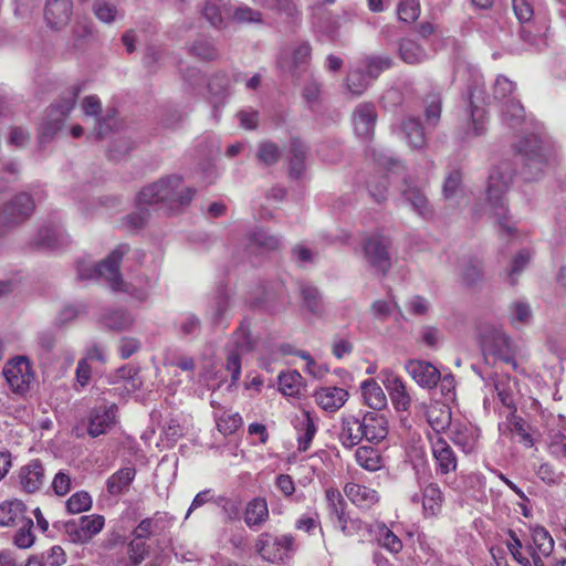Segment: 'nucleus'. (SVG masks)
<instances>
[{
  "label": "nucleus",
  "mask_w": 566,
  "mask_h": 566,
  "mask_svg": "<svg viewBox=\"0 0 566 566\" xmlns=\"http://www.w3.org/2000/svg\"><path fill=\"white\" fill-rule=\"evenodd\" d=\"M548 452L557 460H566V434L552 430L548 436Z\"/></svg>",
  "instance_id": "56"
},
{
  "label": "nucleus",
  "mask_w": 566,
  "mask_h": 566,
  "mask_svg": "<svg viewBox=\"0 0 566 566\" xmlns=\"http://www.w3.org/2000/svg\"><path fill=\"white\" fill-rule=\"evenodd\" d=\"M510 431L518 437V442L526 448L534 446V440L530 433V426L515 413H509L506 417Z\"/></svg>",
  "instance_id": "46"
},
{
  "label": "nucleus",
  "mask_w": 566,
  "mask_h": 566,
  "mask_svg": "<svg viewBox=\"0 0 566 566\" xmlns=\"http://www.w3.org/2000/svg\"><path fill=\"white\" fill-rule=\"evenodd\" d=\"M424 115L429 126H437L440 120L442 103L440 93H430L424 98Z\"/></svg>",
  "instance_id": "51"
},
{
  "label": "nucleus",
  "mask_w": 566,
  "mask_h": 566,
  "mask_svg": "<svg viewBox=\"0 0 566 566\" xmlns=\"http://www.w3.org/2000/svg\"><path fill=\"white\" fill-rule=\"evenodd\" d=\"M356 462L363 469L375 472L382 467L381 457L370 447H359L355 453Z\"/></svg>",
  "instance_id": "49"
},
{
  "label": "nucleus",
  "mask_w": 566,
  "mask_h": 566,
  "mask_svg": "<svg viewBox=\"0 0 566 566\" xmlns=\"http://www.w3.org/2000/svg\"><path fill=\"white\" fill-rule=\"evenodd\" d=\"M25 506L21 501H6L0 504V525L12 526L23 522Z\"/></svg>",
  "instance_id": "42"
},
{
  "label": "nucleus",
  "mask_w": 566,
  "mask_h": 566,
  "mask_svg": "<svg viewBox=\"0 0 566 566\" xmlns=\"http://www.w3.org/2000/svg\"><path fill=\"white\" fill-rule=\"evenodd\" d=\"M230 346H232L233 349L229 350L226 367L231 374L232 382H235L241 375L240 355L248 353L253 348V340L250 335V324L247 319H243L233 333Z\"/></svg>",
  "instance_id": "7"
},
{
  "label": "nucleus",
  "mask_w": 566,
  "mask_h": 566,
  "mask_svg": "<svg viewBox=\"0 0 566 566\" xmlns=\"http://www.w3.org/2000/svg\"><path fill=\"white\" fill-rule=\"evenodd\" d=\"M249 250L252 252H271L281 245V238L271 234L264 229H256L250 234Z\"/></svg>",
  "instance_id": "34"
},
{
  "label": "nucleus",
  "mask_w": 566,
  "mask_h": 566,
  "mask_svg": "<svg viewBox=\"0 0 566 566\" xmlns=\"http://www.w3.org/2000/svg\"><path fill=\"white\" fill-rule=\"evenodd\" d=\"M202 14L212 27L219 29L226 27L227 20L232 14L230 0H207Z\"/></svg>",
  "instance_id": "27"
},
{
  "label": "nucleus",
  "mask_w": 566,
  "mask_h": 566,
  "mask_svg": "<svg viewBox=\"0 0 566 566\" xmlns=\"http://www.w3.org/2000/svg\"><path fill=\"white\" fill-rule=\"evenodd\" d=\"M512 181L513 168L509 161L500 163L491 168L486 186V200L500 229L506 234H511L515 230L509 219L506 201V193L511 188Z\"/></svg>",
  "instance_id": "2"
},
{
  "label": "nucleus",
  "mask_w": 566,
  "mask_h": 566,
  "mask_svg": "<svg viewBox=\"0 0 566 566\" xmlns=\"http://www.w3.org/2000/svg\"><path fill=\"white\" fill-rule=\"evenodd\" d=\"M378 542L390 553L397 554L402 549L401 539L385 524L378 525Z\"/></svg>",
  "instance_id": "53"
},
{
  "label": "nucleus",
  "mask_w": 566,
  "mask_h": 566,
  "mask_svg": "<svg viewBox=\"0 0 566 566\" xmlns=\"http://www.w3.org/2000/svg\"><path fill=\"white\" fill-rule=\"evenodd\" d=\"M369 85L368 75H366L363 70L357 69L349 72L347 76V87L348 91L354 96L361 95Z\"/></svg>",
  "instance_id": "63"
},
{
  "label": "nucleus",
  "mask_w": 566,
  "mask_h": 566,
  "mask_svg": "<svg viewBox=\"0 0 566 566\" xmlns=\"http://www.w3.org/2000/svg\"><path fill=\"white\" fill-rule=\"evenodd\" d=\"M117 406L103 405L94 408L88 415L87 433L92 438L105 434L116 422Z\"/></svg>",
  "instance_id": "15"
},
{
  "label": "nucleus",
  "mask_w": 566,
  "mask_h": 566,
  "mask_svg": "<svg viewBox=\"0 0 566 566\" xmlns=\"http://www.w3.org/2000/svg\"><path fill=\"white\" fill-rule=\"evenodd\" d=\"M376 119L377 113L374 104L361 103L357 105L353 113L355 133L364 138L370 137L374 133Z\"/></svg>",
  "instance_id": "19"
},
{
  "label": "nucleus",
  "mask_w": 566,
  "mask_h": 566,
  "mask_svg": "<svg viewBox=\"0 0 566 566\" xmlns=\"http://www.w3.org/2000/svg\"><path fill=\"white\" fill-rule=\"evenodd\" d=\"M315 401L328 412L340 409L348 399L347 390L339 387H323L315 391Z\"/></svg>",
  "instance_id": "25"
},
{
  "label": "nucleus",
  "mask_w": 566,
  "mask_h": 566,
  "mask_svg": "<svg viewBox=\"0 0 566 566\" xmlns=\"http://www.w3.org/2000/svg\"><path fill=\"white\" fill-rule=\"evenodd\" d=\"M524 117V107L520 101L510 98L504 102L502 108V119L509 127H518L523 123Z\"/></svg>",
  "instance_id": "45"
},
{
  "label": "nucleus",
  "mask_w": 566,
  "mask_h": 566,
  "mask_svg": "<svg viewBox=\"0 0 566 566\" xmlns=\"http://www.w3.org/2000/svg\"><path fill=\"white\" fill-rule=\"evenodd\" d=\"M81 528L90 542L96 534H98L105 524V518L102 515H83L78 518Z\"/></svg>",
  "instance_id": "55"
},
{
  "label": "nucleus",
  "mask_w": 566,
  "mask_h": 566,
  "mask_svg": "<svg viewBox=\"0 0 566 566\" xmlns=\"http://www.w3.org/2000/svg\"><path fill=\"white\" fill-rule=\"evenodd\" d=\"M295 428L297 430L298 451L304 452L310 448L317 430L314 419L308 412L304 411L302 416L297 418Z\"/></svg>",
  "instance_id": "41"
},
{
  "label": "nucleus",
  "mask_w": 566,
  "mask_h": 566,
  "mask_svg": "<svg viewBox=\"0 0 566 566\" xmlns=\"http://www.w3.org/2000/svg\"><path fill=\"white\" fill-rule=\"evenodd\" d=\"M77 94L78 90L73 87L48 108L42 125L43 135L52 136L61 129L64 120L75 105Z\"/></svg>",
  "instance_id": "9"
},
{
  "label": "nucleus",
  "mask_w": 566,
  "mask_h": 566,
  "mask_svg": "<svg viewBox=\"0 0 566 566\" xmlns=\"http://www.w3.org/2000/svg\"><path fill=\"white\" fill-rule=\"evenodd\" d=\"M302 376L295 370L281 373L279 376V386L283 395L294 397L300 392Z\"/></svg>",
  "instance_id": "52"
},
{
  "label": "nucleus",
  "mask_w": 566,
  "mask_h": 566,
  "mask_svg": "<svg viewBox=\"0 0 566 566\" xmlns=\"http://www.w3.org/2000/svg\"><path fill=\"white\" fill-rule=\"evenodd\" d=\"M365 439L361 419L354 415L343 416L338 440L346 449H352Z\"/></svg>",
  "instance_id": "18"
},
{
  "label": "nucleus",
  "mask_w": 566,
  "mask_h": 566,
  "mask_svg": "<svg viewBox=\"0 0 566 566\" xmlns=\"http://www.w3.org/2000/svg\"><path fill=\"white\" fill-rule=\"evenodd\" d=\"M300 291L307 310L315 315L322 314L323 301L319 291L307 283L301 284Z\"/></svg>",
  "instance_id": "50"
},
{
  "label": "nucleus",
  "mask_w": 566,
  "mask_h": 566,
  "mask_svg": "<svg viewBox=\"0 0 566 566\" xmlns=\"http://www.w3.org/2000/svg\"><path fill=\"white\" fill-rule=\"evenodd\" d=\"M19 480L22 489L28 493H34L43 485L44 469L39 460H32L19 471Z\"/></svg>",
  "instance_id": "26"
},
{
  "label": "nucleus",
  "mask_w": 566,
  "mask_h": 566,
  "mask_svg": "<svg viewBox=\"0 0 566 566\" xmlns=\"http://www.w3.org/2000/svg\"><path fill=\"white\" fill-rule=\"evenodd\" d=\"M179 176H168L144 187L137 195V211L127 216V223L133 229L142 228L149 219V206L160 205L171 212H177L192 200L196 190L182 188Z\"/></svg>",
  "instance_id": "1"
},
{
  "label": "nucleus",
  "mask_w": 566,
  "mask_h": 566,
  "mask_svg": "<svg viewBox=\"0 0 566 566\" xmlns=\"http://www.w3.org/2000/svg\"><path fill=\"white\" fill-rule=\"evenodd\" d=\"M325 499L331 515L336 517L338 527L345 533L347 528L346 503L342 493L337 489L329 488L325 491Z\"/></svg>",
  "instance_id": "38"
},
{
  "label": "nucleus",
  "mask_w": 566,
  "mask_h": 566,
  "mask_svg": "<svg viewBox=\"0 0 566 566\" xmlns=\"http://www.w3.org/2000/svg\"><path fill=\"white\" fill-rule=\"evenodd\" d=\"M2 374L10 390L20 396H24L34 380V373L28 357L17 356L3 367Z\"/></svg>",
  "instance_id": "5"
},
{
  "label": "nucleus",
  "mask_w": 566,
  "mask_h": 566,
  "mask_svg": "<svg viewBox=\"0 0 566 566\" xmlns=\"http://www.w3.org/2000/svg\"><path fill=\"white\" fill-rule=\"evenodd\" d=\"M344 493L354 505L361 510L371 509L380 499L376 490L354 482L345 484Z\"/></svg>",
  "instance_id": "22"
},
{
  "label": "nucleus",
  "mask_w": 566,
  "mask_h": 566,
  "mask_svg": "<svg viewBox=\"0 0 566 566\" xmlns=\"http://www.w3.org/2000/svg\"><path fill=\"white\" fill-rule=\"evenodd\" d=\"M230 300L226 292H219L213 298L210 321L216 327H226L229 324Z\"/></svg>",
  "instance_id": "43"
},
{
  "label": "nucleus",
  "mask_w": 566,
  "mask_h": 566,
  "mask_svg": "<svg viewBox=\"0 0 566 566\" xmlns=\"http://www.w3.org/2000/svg\"><path fill=\"white\" fill-rule=\"evenodd\" d=\"M135 475L136 470L133 467L119 469L107 479V492L113 496L120 495L128 490L135 479Z\"/></svg>",
  "instance_id": "33"
},
{
  "label": "nucleus",
  "mask_w": 566,
  "mask_h": 566,
  "mask_svg": "<svg viewBox=\"0 0 566 566\" xmlns=\"http://www.w3.org/2000/svg\"><path fill=\"white\" fill-rule=\"evenodd\" d=\"M389 244V239L380 234L370 235L364 243V253L367 261L382 273L390 266Z\"/></svg>",
  "instance_id": "13"
},
{
  "label": "nucleus",
  "mask_w": 566,
  "mask_h": 566,
  "mask_svg": "<svg viewBox=\"0 0 566 566\" xmlns=\"http://www.w3.org/2000/svg\"><path fill=\"white\" fill-rule=\"evenodd\" d=\"M402 198L419 216L427 218L431 214L427 196L421 188L406 182V188L402 190Z\"/></svg>",
  "instance_id": "35"
},
{
  "label": "nucleus",
  "mask_w": 566,
  "mask_h": 566,
  "mask_svg": "<svg viewBox=\"0 0 566 566\" xmlns=\"http://www.w3.org/2000/svg\"><path fill=\"white\" fill-rule=\"evenodd\" d=\"M189 52L201 60H214L218 56V51L211 40L199 38L189 48Z\"/></svg>",
  "instance_id": "54"
},
{
  "label": "nucleus",
  "mask_w": 566,
  "mask_h": 566,
  "mask_svg": "<svg viewBox=\"0 0 566 566\" xmlns=\"http://www.w3.org/2000/svg\"><path fill=\"white\" fill-rule=\"evenodd\" d=\"M399 135L413 149H422L427 139L419 117L406 116L399 125Z\"/></svg>",
  "instance_id": "23"
},
{
  "label": "nucleus",
  "mask_w": 566,
  "mask_h": 566,
  "mask_svg": "<svg viewBox=\"0 0 566 566\" xmlns=\"http://www.w3.org/2000/svg\"><path fill=\"white\" fill-rule=\"evenodd\" d=\"M229 77L226 73H216L208 81V99L214 113L220 105H223L229 95Z\"/></svg>",
  "instance_id": "29"
},
{
  "label": "nucleus",
  "mask_w": 566,
  "mask_h": 566,
  "mask_svg": "<svg viewBox=\"0 0 566 566\" xmlns=\"http://www.w3.org/2000/svg\"><path fill=\"white\" fill-rule=\"evenodd\" d=\"M283 154L282 147L273 140H261L256 146L255 158L258 163L265 167L276 165Z\"/></svg>",
  "instance_id": "40"
},
{
  "label": "nucleus",
  "mask_w": 566,
  "mask_h": 566,
  "mask_svg": "<svg viewBox=\"0 0 566 566\" xmlns=\"http://www.w3.org/2000/svg\"><path fill=\"white\" fill-rule=\"evenodd\" d=\"M400 59L408 64H419L428 59L426 50L410 39H401L398 48Z\"/></svg>",
  "instance_id": "44"
},
{
  "label": "nucleus",
  "mask_w": 566,
  "mask_h": 566,
  "mask_svg": "<svg viewBox=\"0 0 566 566\" xmlns=\"http://www.w3.org/2000/svg\"><path fill=\"white\" fill-rule=\"evenodd\" d=\"M126 250V245L118 247L98 264H93L88 261H80L76 265L78 280L88 281L104 277L113 291L124 290V282L119 274V263Z\"/></svg>",
  "instance_id": "3"
},
{
  "label": "nucleus",
  "mask_w": 566,
  "mask_h": 566,
  "mask_svg": "<svg viewBox=\"0 0 566 566\" xmlns=\"http://www.w3.org/2000/svg\"><path fill=\"white\" fill-rule=\"evenodd\" d=\"M255 549L262 559L270 563H280L293 552L294 537L291 534L273 536L270 533H262L256 539Z\"/></svg>",
  "instance_id": "6"
},
{
  "label": "nucleus",
  "mask_w": 566,
  "mask_h": 566,
  "mask_svg": "<svg viewBox=\"0 0 566 566\" xmlns=\"http://www.w3.org/2000/svg\"><path fill=\"white\" fill-rule=\"evenodd\" d=\"M450 440L467 454L472 453L478 446V432L467 424L453 423L450 427Z\"/></svg>",
  "instance_id": "28"
},
{
  "label": "nucleus",
  "mask_w": 566,
  "mask_h": 566,
  "mask_svg": "<svg viewBox=\"0 0 566 566\" xmlns=\"http://www.w3.org/2000/svg\"><path fill=\"white\" fill-rule=\"evenodd\" d=\"M444 497L440 486L430 482L422 488V510L424 516H437L442 509Z\"/></svg>",
  "instance_id": "31"
},
{
  "label": "nucleus",
  "mask_w": 566,
  "mask_h": 566,
  "mask_svg": "<svg viewBox=\"0 0 566 566\" xmlns=\"http://www.w3.org/2000/svg\"><path fill=\"white\" fill-rule=\"evenodd\" d=\"M484 102L483 92L476 88L469 92V122L468 127L464 129L462 139L469 140L473 137H479L486 132V112L481 106Z\"/></svg>",
  "instance_id": "10"
},
{
  "label": "nucleus",
  "mask_w": 566,
  "mask_h": 566,
  "mask_svg": "<svg viewBox=\"0 0 566 566\" xmlns=\"http://www.w3.org/2000/svg\"><path fill=\"white\" fill-rule=\"evenodd\" d=\"M365 439L378 443L388 434L387 418L376 411H367L361 418Z\"/></svg>",
  "instance_id": "21"
},
{
  "label": "nucleus",
  "mask_w": 566,
  "mask_h": 566,
  "mask_svg": "<svg viewBox=\"0 0 566 566\" xmlns=\"http://www.w3.org/2000/svg\"><path fill=\"white\" fill-rule=\"evenodd\" d=\"M364 402L374 410H381L387 406V397L382 388L374 380L366 379L360 385Z\"/></svg>",
  "instance_id": "36"
},
{
  "label": "nucleus",
  "mask_w": 566,
  "mask_h": 566,
  "mask_svg": "<svg viewBox=\"0 0 566 566\" xmlns=\"http://www.w3.org/2000/svg\"><path fill=\"white\" fill-rule=\"evenodd\" d=\"M268 517L269 507L265 499L254 497L247 504L244 522L250 528L261 526L266 522Z\"/></svg>",
  "instance_id": "39"
},
{
  "label": "nucleus",
  "mask_w": 566,
  "mask_h": 566,
  "mask_svg": "<svg viewBox=\"0 0 566 566\" xmlns=\"http://www.w3.org/2000/svg\"><path fill=\"white\" fill-rule=\"evenodd\" d=\"M103 324L112 331L122 332L129 329L134 324L133 316L122 310L109 311L103 316Z\"/></svg>",
  "instance_id": "48"
},
{
  "label": "nucleus",
  "mask_w": 566,
  "mask_h": 566,
  "mask_svg": "<svg viewBox=\"0 0 566 566\" xmlns=\"http://www.w3.org/2000/svg\"><path fill=\"white\" fill-rule=\"evenodd\" d=\"M481 346L484 356L509 364L515 371H518V364L514 359L515 346L506 333L495 326L485 327L481 333Z\"/></svg>",
  "instance_id": "4"
},
{
  "label": "nucleus",
  "mask_w": 566,
  "mask_h": 566,
  "mask_svg": "<svg viewBox=\"0 0 566 566\" xmlns=\"http://www.w3.org/2000/svg\"><path fill=\"white\" fill-rule=\"evenodd\" d=\"M406 371L423 388H432L440 380V371L430 363L411 359L405 365Z\"/></svg>",
  "instance_id": "16"
},
{
  "label": "nucleus",
  "mask_w": 566,
  "mask_h": 566,
  "mask_svg": "<svg viewBox=\"0 0 566 566\" xmlns=\"http://www.w3.org/2000/svg\"><path fill=\"white\" fill-rule=\"evenodd\" d=\"M433 459L437 465V472L446 475L455 471L458 459L450 444L439 434H427Z\"/></svg>",
  "instance_id": "14"
},
{
  "label": "nucleus",
  "mask_w": 566,
  "mask_h": 566,
  "mask_svg": "<svg viewBox=\"0 0 566 566\" xmlns=\"http://www.w3.org/2000/svg\"><path fill=\"white\" fill-rule=\"evenodd\" d=\"M178 329L182 337H196L201 331V321L197 315L187 313L179 319Z\"/></svg>",
  "instance_id": "57"
},
{
  "label": "nucleus",
  "mask_w": 566,
  "mask_h": 566,
  "mask_svg": "<svg viewBox=\"0 0 566 566\" xmlns=\"http://www.w3.org/2000/svg\"><path fill=\"white\" fill-rule=\"evenodd\" d=\"M397 14L399 20L403 22H413L420 15L419 0H400L397 7Z\"/></svg>",
  "instance_id": "62"
},
{
  "label": "nucleus",
  "mask_w": 566,
  "mask_h": 566,
  "mask_svg": "<svg viewBox=\"0 0 566 566\" xmlns=\"http://www.w3.org/2000/svg\"><path fill=\"white\" fill-rule=\"evenodd\" d=\"M518 151L526 156V166L530 170L533 168L535 170H542L543 166L548 161V155L546 154L544 144L535 135L527 136L521 140Z\"/></svg>",
  "instance_id": "17"
},
{
  "label": "nucleus",
  "mask_w": 566,
  "mask_h": 566,
  "mask_svg": "<svg viewBox=\"0 0 566 566\" xmlns=\"http://www.w3.org/2000/svg\"><path fill=\"white\" fill-rule=\"evenodd\" d=\"M34 210V201L27 192H20L3 205L0 210V227L12 229L27 220Z\"/></svg>",
  "instance_id": "8"
},
{
  "label": "nucleus",
  "mask_w": 566,
  "mask_h": 566,
  "mask_svg": "<svg viewBox=\"0 0 566 566\" xmlns=\"http://www.w3.org/2000/svg\"><path fill=\"white\" fill-rule=\"evenodd\" d=\"M505 546L513 559L521 566H545L544 559L538 556H534V560L523 553L524 544L513 530L507 531V538Z\"/></svg>",
  "instance_id": "30"
},
{
  "label": "nucleus",
  "mask_w": 566,
  "mask_h": 566,
  "mask_svg": "<svg viewBox=\"0 0 566 566\" xmlns=\"http://www.w3.org/2000/svg\"><path fill=\"white\" fill-rule=\"evenodd\" d=\"M92 507V497L85 491L74 493L66 501V510L71 514H78L88 511Z\"/></svg>",
  "instance_id": "59"
},
{
  "label": "nucleus",
  "mask_w": 566,
  "mask_h": 566,
  "mask_svg": "<svg viewBox=\"0 0 566 566\" xmlns=\"http://www.w3.org/2000/svg\"><path fill=\"white\" fill-rule=\"evenodd\" d=\"M510 321L513 325L528 324L532 319V310L524 301L513 302L510 306Z\"/></svg>",
  "instance_id": "61"
},
{
  "label": "nucleus",
  "mask_w": 566,
  "mask_h": 566,
  "mask_svg": "<svg viewBox=\"0 0 566 566\" xmlns=\"http://www.w3.org/2000/svg\"><path fill=\"white\" fill-rule=\"evenodd\" d=\"M379 378L388 391L394 408L397 411H407L411 405V396L403 379L388 368L380 371Z\"/></svg>",
  "instance_id": "12"
},
{
  "label": "nucleus",
  "mask_w": 566,
  "mask_h": 566,
  "mask_svg": "<svg viewBox=\"0 0 566 566\" xmlns=\"http://www.w3.org/2000/svg\"><path fill=\"white\" fill-rule=\"evenodd\" d=\"M307 146L300 138H291L289 146V175L293 179L303 176L306 169Z\"/></svg>",
  "instance_id": "24"
},
{
  "label": "nucleus",
  "mask_w": 566,
  "mask_h": 566,
  "mask_svg": "<svg viewBox=\"0 0 566 566\" xmlns=\"http://www.w3.org/2000/svg\"><path fill=\"white\" fill-rule=\"evenodd\" d=\"M389 180L387 176L373 178L368 181L367 188L370 197L378 203L384 202L388 197Z\"/></svg>",
  "instance_id": "64"
},
{
  "label": "nucleus",
  "mask_w": 566,
  "mask_h": 566,
  "mask_svg": "<svg viewBox=\"0 0 566 566\" xmlns=\"http://www.w3.org/2000/svg\"><path fill=\"white\" fill-rule=\"evenodd\" d=\"M73 17L72 0H45L43 19L45 25L52 31H62L71 22Z\"/></svg>",
  "instance_id": "11"
},
{
  "label": "nucleus",
  "mask_w": 566,
  "mask_h": 566,
  "mask_svg": "<svg viewBox=\"0 0 566 566\" xmlns=\"http://www.w3.org/2000/svg\"><path fill=\"white\" fill-rule=\"evenodd\" d=\"M211 406L214 408V420L219 432L223 436L234 433L242 424L241 416L235 413H228L218 402L211 400Z\"/></svg>",
  "instance_id": "32"
},
{
  "label": "nucleus",
  "mask_w": 566,
  "mask_h": 566,
  "mask_svg": "<svg viewBox=\"0 0 566 566\" xmlns=\"http://www.w3.org/2000/svg\"><path fill=\"white\" fill-rule=\"evenodd\" d=\"M392 59L389 56H368L364 62L367 75L376 78L379 74L392 66Z\"/></svg>",
  "instance_id": "58"
},
{
  "label": "nucleus",
  "mask_w": 566,
  "mask_h": 566,
  "mask_svg": "<svg viewBox=\"0 0 566 566\" xmlns=\"http://www.w3.org/2000/svg\"><path fill=\"white\" fill-rule=\"evenodd\" d=\"M93 10L96 18L105 23L114 22L118 14L115 3L111 0H96Z\"/></svg>",
  "instance_id": "60"
},
{
  "label": "nucleus",
  "mask_w": 566,
  "mask_h": 566,
  "mask_svg": "<svg viewBox=\"0 0 566 566\" xmlns=\"http://www.w3.org/2000/svg\"><path fill=\"white\" fill-rule=\"evenodd\" d=\"M459 275L465 285H475L482 280L483 276L481 262L473 259L463 260L459 264Z\"/></svg>",
  "instance_id": "47"
},
{
  "label": "nucleus",
  "mask_w": 566,
  "mask_h": 566,
  "mask_svg": "<svg viewBox=\"0 0 566 566\" xmlns=\"http://www.w3.org/2000/svg\"><path fill=\"white\" fill-rule=\"evenodd\" d=\"M427 421L432 429L428 434L441 436L442 431L452 426L450 409L443 405L431 406L427 411Z\"/></svg>",
  "instance_id": "37"
},
{
  "label": "nucleus",
  "mask_w": 566,
  "mask_h": 566,
  "mask_svg": "<svg viewBox=\"0 0 566 566\" xmlns=\"http://www.w3.org/2000/svg\"><path fill=\"white\" fill-rule=\"evenodd\" d=\"M554 539L548 531L543 526H535L531 528V542L526 545L525 551L534 560V556L548 557L554 551Z\"/></svg>",
  "instance_id": "20"
}]
</instances>
